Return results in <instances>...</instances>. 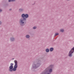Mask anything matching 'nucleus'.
<instances>
[{
  "label": "nucleus",
  "instance_id": "nucleus-19",
  "mask_svg": "<svg viewBox=\"0 0 74 74\" xmlns=\"http://www.w3.org/2000/svg\"><path fill=\"white\" fill-rule=\"evenodd\" d=\"M10 10H11V9H10Z\"/></svg>",
  "mask_w": 74,
  "mask_h": 74
},
{
  "label": "nucleus",
  "instance_id": "nucleus-18",
  "mask_svg": "<svg viewBox=\"0 0 74 74\" xmlns=\"http://www.w3.org/2000/svg\"><path fill=\"white\" fill-rule=\"evenodd\" d=\"M1 22H0V25H1Z\"/></svg>",
  "mask_w": 74,
  "mask_h": 74
},
{
  "label": "nucleus",
  "instance_id": "nucleus-3",
  "mask_svg": "<svg viewBox=\"0 0 74 74\" xmlns=\"http://www.w3.org/2000/svg\"><path fill=\"white\" fill-rule=\"evenodd\" d=\"M74 52V47L72 48L70 51L69 52V55L70 57L72 56V53Z\"/></svg>",
  "mask_w": 74,
  "mask_h": 74
},
{
  "label": "nucleus",
  "instance_id": "nucleus-17",
  "mask_svg": "<svg viewBox=\"0 0 74 74\" xmlns=\"http://www.w3.org/2000/svg\"><path fill=\"white\" fill-rule=\"evenodd\" d=\"M1 11H2V10H1L0 9V12H1Z\"/></svg>",
  "mask_w": 74,
  "mask_h": 74
},
{
  "label": "nucleus",
  "instance_id": "nucleus-5",
  "mask_svg": "<svg viewBox=\"0 0 74 74\" xmlns=\"http://www.w3.org/2000/svg\"><path fill=\"white\" fill-rule=\"evenodd\" d=\"M18 67V64H15L14 66V68L13 69V71H15L16 70V68Z\"/></svg>",
  "mask_w": 74,
  "mask_h": 74
},
{
  "label": "nucleus",
  "instance_id": "nucleus-1",
  "mask_svg": "<svg viewBox=\"0 0 74 74\" xmlns=\"http://www.w3.org/2000/svg\"><path fill=\"white\" fill-rule=\"evenodd\" d=\"M21 17L23 19H21L20 21V23L21 25L24 23L25 21H26V18H27L29 17V15L27 14H23L21 15Z\"/></svg>",
  "mask_w": 74,
  "mask_h": 74
},
{
  "label": "nucleus",
  "instance_id": "nucleus-11",
  "mask_svg": "<svg viewBox=\"0 0 74 74\" xmlns=\"http://www.w3.org/2000/svg\"><path fill=\"white\" fill-rule=\"evenodd\" d=\"M49 50L48 49H46V52H49Z\"/></svg>",
  "mask_w": 74,
  "mask_h": 74
},
{
  "label": "nucleus",
  "instance_id": "nucleus-7",
  "mask_svg": "<svg viewBox=\"0 0 74 74\" xmlns=\"http://www.w3.org/2000/svg\"><path fill=\"white\" fill-rule=\"evenodd\" d=\"M14 62L15 64H18V62L16 60H15L14 61Z\"/></svg>",
  "mask_w": 74,
  "mask_h": 74
},
{
  "label": "nucleus",
  "instance_id": "nucleus-16",
  "mask_svg": "<svg viewBox=\"0 0 74 74\" xmlns=\"http://www.w3.org/2000/svg\"><path fill=\"white\" fill-rule=\"evenodd\" d=\"M36 28H37V27H36V26H34V27H33V29H36Z\"/></svg>",
  "mask_w": 74,
  "mask_h": 74
},
{
  "label": "nucleus",
  "instance_id": "nucleus-4",
  "mask_svg": "<svg viewBox=\"0 0 74 74\" xmlns=\"http://www.w3.org/2000/svg\"><path fill=\"white\" fill-rule=\"evenodd\" d=\"M14 65V64L11 63L10 64V66L9 67V71H13V66Z\"/></svg>",
  "mask_w": 74,
  "mask_h": 74
},
{
  "label": "nucleus",
  "instance_id": "nucleus-10",
  "mask_svg": "<svg viewBox=\"0 0 74 74\" xmlns=\"http://www.w3.org/2000/svg\"><path fill=\"white\" fill-rule=\"evenodd\" d=\"M53 50V49L52 48H51L50 49V51L51 52H52V51Z\"/></svg>",
  "mask_w": 74,
  "mask_h": 74
},
{
  "label": "nucleus",
  "instance_id": "nucleus-2",
  "mask_svg": "<svg viewBox=\"0 0 74 74\" xmlns=\"http://www.w3.org/2000/svg\"><path fill=\"white\" fill-rule=\"evenodd\" d=\"M53 67V65H51L46 69L45 70V74H47H47H49V73H51L52 71V68Z\"/></svg>",
  "mask_w": 74,
  "mask_h": 74
},
{
  "label": "nucleus",
  "instance_id": "nucleus-9",
  "mask_svg": "<svg viewBox=\"0 0 74 74\" xmlns=\"http://www.w3.org/2000/svg\"><path fill=\"white\" fill-rule=\"evenodd\" d=\"M10 40L12 41H14V38H10Z\"/></svg>",
  "mask_w": 74,
  "mask_h": 74
},
{
  "label": "nucleus",
  "instance_id": "nucleus-8",
  "mask_svg": "<svg viewBox=\"0 0 74 74\" xmlns=\"http://www.w3.org/2000/svg\"><path fill=\"white\" fill-rule=\"evenodd\" d=\"M26 38H30V36L29 35H27L26 36Z\"/></svg>",
  "mask_w": 74,
  "mask_h": 74
},
{
  "label": "nucleus",
  "instance_id": "nucleus-6",
  "mask_svg": "<svg viewBox=\"0 0 74 74\" xmlns=\"http://www.w3.org/2000/svg\"><path fill=\"white\" fill-rule=\"evenodd\" d=\"M40 65V64H38L37 63V64H36V65H35L34 66V68H35V69H36V68H37L38 67V66Z\"/></svg>",
  "mask_w": 74,
  "mask_h": 74
},
{
  "label": "nucleus",
  "instance_id": "nucleus-12",
  "mask_svg": "<svg viewBox=\"0 0 74 74\" xmlns=\"http://www.w3.org/2000/svg\"><path fill=\"white\" fill-rule=\"evenodd\" d=\"M15 1V0H9L8 2H10V1Z\"/></svg>",
  "mask_w": 74,
  "mask_h": 74
},
{
  "label": "nucleus",
  "instance_id": "nucleus-14",
  "mask_svg": "<svg viewBox=\"0 0 74 74\" xmlns=\"http://www.w3.org/2000/svg\"><path fill=\"white\" fill-rule=\"evenodd\" d=\"M58 35H59V34L58 33H56L55 34V36H58Z\"/></svg>",
  "mask_w": 74,
  "mask_h": 74
},
{
  "label": "nucleus",
  "instance_id": "nucleus-15",
  "mask_svg": "<svg viewBox=\"0 0 74 74\" xmlns=\"http://www.w3.org/2000/svg\"><path fill=\"white\" fill-rule=\"evenodd\" d=\"M23 10V9H19V11H22V10Z\"/></svg>",
  "mask_w": 74,
  "mask_h": 74
},
{
  "label": "nucleus",
  "instance_id": "nucleus-13",
  "mask_svg": "<svg viewBox=\"0 0 74 74\" xmlns=\"http://www.w3.org/2000/svg\"><path fill=\"white\" fill-rule=\"evenodd\" d=\"M60 32H64V30H63V29H61L60 30Z\"/></svg>",
  "mask_w": 74,
  "mask_h": 74
}]
</instances>
